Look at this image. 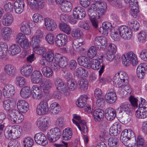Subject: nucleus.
Returning <instances> with one entry per match:
<instances>
[{"label": "nucleus", "mask_w": 147, "mask_h": 147, "mask_svg": "<svg viewBox=\"0 0 147 147\" xmlns=\"http://www.w3.org/2000/svg\"><path fill=\"white\" fill-rule=\"evenodd\" d=\"M107 5L105 2L101 1L91 5L88 10V14L89 19L93 26L96 28L98 26L97 19H99L104 15L106 11Z\"/></svg>", "instance_id": "1"}, {"label": "nucleus", "mask_w": 147, "mask_h": 147, "mask_svg": "<svg viewBox=\"0 0 147 147\" xmlns=\"http://www.w3.org/2000/svg\"><path fill=\"white\" fill-rule=\"evenodd\" d=\"M52 87L51 81L47 79L41 81L40 86L34 85L31 88L32 93V96L35 100L41 99L44 95V92L48 93Z\"/></svg>", "instance_id": "2"}, {"label": "nucleus", "mask_w": 147, "mask_h": 147, "mask_svg": "<svg viewBox=\"0 0 147 147\" xmlns=\"http://www.w3.org/2000/svg\"><path fill=\"white\" fill-rule=\"evenodd\" d=\"M120 140L122 143L128 147H132L135 146L136 138L134 132L129 129H125L121 134Z\"/></svg>", "instance_id": "3"}, {"label": "nucleus", "mask_w": 147, "mask_h": 147, "mask_svg": "<svg viewBox=\"0 0 147 147\" xmlns=\"http://www.w3.org/2000/svg\"><path fill=\"white\" fill-rule=\"evenodd\" d=\"M128 77L126 73L121 71L116 74L113 79L114 86L118 88V90L121 91L122 86L124 84H127L129 82Z\"/></svg>", "instance_id": "4"}, {"label": "nucleus", "mask_w": 147, "mask_h": 147, "mask_svg": "<svg viewBox=\"0 0 147 147\" xmlns=\"http://www.w3.org/2000/svg\"><path fill=\"white\" fill-rule=\"evenodd\" d=\"M7 118L13 124L21 123L24 119V116L20 112L16 109L12 110L7 113Z\"/></svg>", "instance_id": "5"}, {"label": "nucleus", "mask_w": 147, "mask_h": 147, "mask_svg": "<svg viewBox=\"0 0 147 147\" xmlns=\"http://www.w3.org/2000/svg\"><path fill=\"white\" fill-rule=\"evenodd\" d=\"M121 58L123 64L126 66H129L131 64L134 66L138 62L136 55L132 52H128L126 55H123Z\"/></svg>", "instance_id": "6"}, {"label": "nucleus", "mask_w": 147, "mask_h": 147, "mask_svg": "<svg viewBox=\"0 0 147 147\" xmlns=\"http://www.w3.org/2000/svg\"><path fill=\"white\" fill-rule=\"evenodd\" d=\"M53 68L54 71H57L60 67H65L67 64V59L65 57H63L59 54H55Z\"/></svg>", "instance_id": "7"}, {"label": "nucleus", "mask_w": 147, "mask_h": 147, "mask_svg": "<svg viewBox=\"0 0 147 147\" xmlns=\"http://www.w3.org/2000/svg\"><path fill=\"white\" fill-rule=\"evenodd\" d=\"M72 121L73 123L75 124L79 129L82 132L86 134L88 132L87 128L86 125V122L84 120L81 119V117L79 115L76 114L73 115Z\"/></svg>", "instance_id": "8"}, {"label": "nucleus", "mask_w": 147, "mask_h": 147, "mask_svg": "<svg viewBox=\"0 0 147 147\" xmlns=\"http://www.w3.org/2000/svg\"><path fill=\"white\" fill-rule=\"evenodd\" d=\"M61 134L60 129L56 127L51 129L48 131L47 137L50 141L55 142L60 138Z\"/></svg>", "instance_id": "9"}, {"label": "nucleus", "mask_w": 147, "mask_h": 147, "mask_svg": "<svg viewBox=\"0 0 147 147\" xmlns=\"http://www.w3.org/2000/svg\"><path fill=\"white\" fill-rule=\"evenodd\" d=\"M119 34L125 40L130 39L132 36V32L130 28L125 25H122L118 28Z\"/></svg>", "instance_id": "10"}, {"label": "nucleus", "mask_w": 147, "mask_h": 147, "mask_svg": "<svg viewBox=\"0 0 147 147\" xmlns=\"http://www.w3.org/2000/svg\"><path fill=\"white\" fill-rule=\"evenodd\" d=\"M105 67V65L104 64L101 65L100 61L98 60L93 59L90 61L88 69L91 68L92 69L96 70L100 69L98 72L99 76H101L102 74L104 72Z\"/></svg>", "instance_id": "11"}, {"label": "nucleus", "mask_w": 147, "mask_h": 147, "mask_svg": "<svg viewBox=\"0 0 147 147\" xmlns=\"http://www.w3.org/2000/svg\"><path fill=\"white\" fill-rule=\"evenodd\" d=\"M54 83L56 89L59 92L63 93L66 96H68L69 95V91L68 90L66 85L64 84L61 79L57 78L55 79Z\"/></svg>", "instance_id": "12"}, {"label": "nucleus", "mask_w": 147, "mask_h": 147, "mask_svg": "<svg viewBox=\"0 0 147 147\" xmlns=\"http://www.w3.org/2000/svg\"><path fill=\"white\" fill-rule=\"evenodd\" d=\"M36 125L41 131H44L47 130L51 125V121L48 118L41 117L37 120Z\"/></svg>", "instance_id": "13"}, {"label": "nucleus", "mask_w": 147, "mask_h": 147, "mask_svg": "<svg viewBox=\"0 0 147 147\" xmlns=\"http://www.w3.org/2000/svg\"><path fill=\"white\" fill-rule=\"evenodd\" d=\"M30 8L33 10L37 11L42 9L45 6L44 0H27Z\"/></svg>", "instance_id": "14"}, {"label": "nucleus", "mask_w": 147, "mask_h": 147, "mask_svg": "<svg viewBox=\"0 0 147 147\" xmlns=\"http://www.w3.org/2000/svg\"><path fill=\"white\" fill-rule=\"evenodd\" d=\"M129 107V104L126 102H124L121 104L118 108V110L119 111V113L125 112L127 114L126 117L128 118H126L125 120H124V123H126L130 120V118L129 117V115L130 111Z\"/></svg>", "instance_id": "15"}, {"label": "nucleus", "mask_w": 147, "mask_h": 147, "mask_svg": "<svg viewBox=\"0 0 147 147\" xmlns=\"http://www.w3.org/2000/svg\"><path fill=\"white\" fill-rule=\"evenodd\" d=\"M49 110L48 104L46 101H42L37 105L36 112L39 115H42L47 113Z\"/></svg>", "instance_id": "16"}, {"label": "nucleus", "mask_w": 147, "mask_h": 147, "mask_svg": "<svg viewBox=\"0 0 147 147\" xmlns=\"http://www.w3.org/2000/svg\"><path fill=\"white\" fill-rule=\"evenodd\" d=\"M67 42V36L64 34H59L55 37V43L57 46L60 47L63 46Z\"/></svg>", "instance_id": "17"}, {"label": "nucleus", "mask_w": 147, "mask_h": 147, "mask_svg": "<svg viewBox=\"0 0 147 147\" xmlns=\"http://www.w3.org/2000/svg\"><path fill=\"white\" fill-rule=\"evenodd\" d=\"M3 95L6 98L12 97L15 92L14 87L12 84H8L5 85L2 90Z\"/></svg>", "instance_id": "18"}, {"label": "nucleus", "mask_w": 147, "mask_h": 147, "mask_svg": "<svg viewBox=\"0 0 147 147\" xmlns=\"http://www.w3.org/2000/svg\"><path fill=\"white\" fill-rule=\"evenodd\" d=\"M34 138L35 142L41 146H45L48 144L46 137L41 132L36 134L34 136Z\"/></svg>", "instance_id": "19"}, {"label": "nucleus", "mask_w": 147, "mask_h": 147, "mask_svg": "<svg viewBox=\"0 0 147 147\" xmlns=\"http://www.w3.org/2000/svg\"><path fill=\"white\" fill-rule=\"evenodd\" d=\"M43 32L40 29L38 28L34 33V35L32 38V42L33 45H39L41 42L40 39L44 37Z\"/></svg>", "instance_id": "20"}, {"label": "nucleus", "mask_w": 147, "mask_h": 147, "mask_svg": "<svg viewBox=\"0 0 147 147\" xmlns=\"http://www.w3.org/2000/svg\"><path fill=\"white\" fill-rule=\"evenodd\" d=\"M44 24L46 29L51 31L54 30L57 26L56 22L52 19L49 18L44 19Z\"/></svg>", "instance_id": "21"}, {"label": "nucleus", "mask_w": 147, "mask_h": 147, "mask_svg": "<svg viewBox=\"0 0 147 147\" xmlns=\"http://www.w3.org/2000/svg\"><path fill=\"white\" fill-rule=\"evenodd\" d=\"M147 70V64L145 63H141L137 67L136 73L138 77L140 78H144Z\"/></svg>", "instance_id": "22"}, {"label": "nucleus", "mask_w": 147, "mask_h": 147, "mask_svg": "<svg viewBox=\"0 0 147 147\" xmlns=\"http://www.w3.org/2000/svg\"><path fill=\"white\" fill-rule=\"evenodd\" d=\"M16 106L17 109L20 112L25 113L28 110V103L25 100H18L16 104Z\"/></svg>", "instance_id": "23"}, {"label": "nucleus", "mask_w": 147, "mask_h": 147, "mask_svg": "<svg viewBox=\"0 0 147 147\" xmlns=\"http://www.w3.org/2000/svg\"><path fill=\"white\" fill-rule=\"evenodd\" d=\"M33 68L30 65L26 64L23 66L20 69V72L24 76L28 77L32 74Z\"/></svg>", "instance_id": "24"}, {"label": "nucleus", "mask_w": 147, "mask_h": 147, "mask_svg": "<svg viewBox=\"0 0 147 147\" xmlns=\"http://www.w3.org/2000/svg\"><path fill=\"white\" fill-rule=\"evenodd\" d=\"M136 116L138 119H144L147 117V107H139L136 111Z\"/></svg>", "instance_id": "25"}, {"label": "nucleus", "mask_w": 147, "mask_h": 147, "mask_svg": "<svg viewBox=\"0 0 147 147\" xmlns=\"http://www.w3.org/2000/svg\"><path fill=\"white\" fill-rule=\"evenodd\" d=\"M93 115L94 120L96 122H99L103 119L104 117V112L102 110L97 109L94 111Z\"/></svg>", "instance_id": "26"}, {"label": "nucleus", "mask_w": 147, "mask_h": 147, "mask_svg": "<svg viewBox=\"0 0 147 147\" xmlns=\"http://www.w3.org/2000/svg\"><path fill=\"white\" fill-rule=\"evenodd\" d=\"M107 38L103 37L98 36L95 38L94 44L96 46L99 45L102 49H104L107 44Z\"/></svg>", "instance_id": "27"}, {"label": "nucleus", "mask_w": 147, "mask_h": 147, "mask_svg": "<svg viewBox=\"0 0 147 147\" xmlns=\"http://www.w3.org/2000/svg\"><path fill=\"white\" fill-rule=\"evenodd\" d=\"M105 98L107 102L110 104L115 103L117 100V96L114 92H109L106 93Z\"/></svg>", "instance_id": "28"}, {"label": "nucleus", "mask_w": 147, "mask_h": 147, "mask_svg": "<svg viewBox=\"0 0 147 147\" xmlns=\"http://www.w3.org/2000/svg\"><path fill=\"white\" fill-rule=\"evenodd\" d=\"M112 26L110 22H104L102 24V26L99 28V32L100 33L106 36L108 35V31L111 29Z\"/></svg>", "instance_id": "29"}, {"label": "nucleus", "mask_w": 147, "mask_h": 147, "mask_svg": "<svg viewBox=\"0 0 147 147\" xmlns=\"http://www.w3.org/2000/svg\"><path fill=\"white\" fill-rule=\"evenodd\" d=\"M105 113V117L108 121L113 120L116 116L115 111L114 109L111 107L106 109Z\"/></svg>", "instance_id": "30"}, {"label": "nucleus", "mask_w": 147, "mask_h": 147, "mask_svg": "<svg viewBox=\"0 0 147 147\" xmlns=\"http://www.w3.org/2000/svg\"><path fill=\"white\" fill-rule=\"evenodd\" d=\"M13 21V18L12 15L10 13L4 14L2 20V24L5 26H9L11 25Z\"/></svg>", "instance_id": "31"}, {"label": "nucleus", "mask_w": 147, "mask_h": 147, "mask_svg": "<svg viewBox=\"0 0 147 147\" xmlns=\"http://www.w3.org/2000/svg\"><path fill=\"white\" fill-rule=\"evenodd\" d=\"M14 125L6 127L5 131V135L7 138L15 139Z\"/></svg>", "instance_id": "32"}, {"label": "nucleus", "mask_w": 147, "mask_h": 147, "mask_svg": "<svg viewBox=\"0 0 147 147\" xmlns=\"http://www.w3.org/2000/svg\"><path fill=\"white\" fill-rule=\"evenodd\" d=\"M7 51V44L4 42H0V59H3L6 57Z\"/></svg>", "instance_id": "33"}, {"label": "nucleus", "mask_w": 147, "mask_h": 147, "mask_svg": "<svg viewBox=\"0 0 147 147\" xmlns=\"http://www.w3.org/2000/svg\"><path fill=\"white\" fill-rule=\"evenodd\" d=\"M12 33L11 29L8 27H4L1 30V35L4 40H7L10 38Z\"/></svg>", "instance_id": "34"}, {"label": "nucleus", "mask_w": 147, "mask_h": 147, "mask_svg": "<svg viewBox=\"0 0 147 147\" xmlns=\"http://www.w3.org/2000/svg\"><path fill=\"white\" fill-rule=\"evenodd\" d=\"M20 28L21 31L25 34L29 35L30 34L31 30L28 22H22L20 24Z\"/></svg>", "instance_id": "35"}, {"label": "nucleus", "mask_w": 147, "mask_h": 147, "mask_svg": "<svg viewBox=\"0 0 147 147\" xmlns=\"http://www.w3.org/2000/svg\"><path fill=\"white\" fill-rule=\"evenodd\" d=\"M4 70L5 73L8 75L13 76L16 74V69L13 65L11 64H7L4 66Z\"/></svg>", "instance_id": "36"}, {"label": "nucleus", "mask_w": 147, "mask_h": 147, "mask_svg": "<svg viewBox=\"0 0 147 147\" xmlns=\"http://www.w3.org/2000/svg\"><path fill=\"white\" fill-rule=\"evenodd\" d=\"M33 45L34 46L33 47L34 52L38 55L43 56L46 52V48L43 46H39V45H33Z\"/></svg>", "instance_id": "37"}, {"label": "nucleus", "mask_w": 147, "mask_h": 147, "mask_svg": "<svg viewBox=\"0 0 147 147\" xmlns=\"http://www.w3.org/2000/svg\"><path fill=\"white\" fill-rule=\"evenodd\" d=\"M20 95L21 97L24 99L29 98L31 96V89L28 86L23 87L20 90Z\"/></svg>", "instance_id": "38"}, {"label": "nucleus", "mask_w": 147, "mask_h": 147, "mask_svg": "<svg viewBox=\"0 0 147 147\" xmlns=\"http://www.w3.org/2000/svg\"><path fill=\"white\" fill-rule=\"evenodd\" d=\"M88 97L87 95L83 94L80 96L76 102V105L79 107L82 108L86 105Z\"/></svg>", "instance_id": "39"}, {"label": "nucleus", "mask_w": 147, "mask_h": 147, "mask_svg": "<svg viewBox=\"0 0 147 147\" xmlns=\"http://www.w3.org/2000/svg\"><path fill=\"white\" fill-rule=\"evenodd\" d=\"M77 61L79 65L87 68H88L90 61L86 57L84 56H80L78 58Z\"/></svg>", "instance_id": "40"}, {"label": "nucleus", "mask_w": 147, "mask_h": 147, "mask_svg": "<svg viewBox=\"0 0 147 147\" xmlns=\"http://www.w3.org/2000/svg\"><path fill=\"white\" fill-rule=\"evenodd\" d=\"M15 82L17 86L22 88L26 84L27 80L24 77L19 76L16 77Z\"/></svg>", "instance_id": "41"}, {"label": "nucleus", "mask_w": 147, "mask_h": 147, "mask_svg": "<svg viewBox=\"0 0 147 147\" xmlns=\"http://www.w3.org/2000/svg\"><path fill=\"white\" fill-rule=\"evenodd\" d=\"M63 139L65 140H70L72 135V131L71 129L69 127L65 129L62 132Z\"/></svg>", "instance_id": "42"}, {"label": "nucleus", "mask_w": 147, "mask_h": 147, "mask_svg": "<svg viewBox=\"0 0 147 147\" xmlns=\"http://www.w3.org/2000/svg\"><path fill=\"white\" fill-rule=\"evenodd\" d=\"M24 3L21 1L20 2H15L14 3V9L15 12L18 14L21 13L24 9Z\"/></svg>", "instance_id": "43"}, {"label": "nucleus", "mask_w": 147, "mask_h": 147, "mask_svg": "<svg viewBox=\"0 0 147 147\" xmlns=\"http://www.w3.org/2000/svg\"><path fill=\"white\" fill-rule=\"evenodd\" d=\"M21 51V48L16 44L11 45L9 48V54L12 55H14L19 53Z\"/></svg>", "instance_id": "44"}, {"label": "nucleus", "mask_w": 147, "mask_h": 147, "mask_svg": "<svg viewBox=\"0 0 147 147\" xmlns=\"http://www.w3.org/2000/svg\"><path fill=\"white\" fill-rule=\"evenodd\" d=\"M50 112L53 115L58 113L60 111V105L56 102L52 103L50 105Z\"/></svg>", "instance_id": "45"}, {"label": "nucleus", "mask_w": 147, "mask_h": 147, "mask_svg": "<svg viewBox=\"0 0 147 147\" xmlns=\"http://www.w3.org/2000/svg\"><path fill=\"white\" fill-rule=\"evenodd\" d=\"M72 7V4L71 2L67 1H65L62 3L61 7V9L64 12L70 11Z\"/></svg>", "instance_id": "46"}, {"label": "nucleus", "mask_w": 147, "mask_h": 147, "mask_svg": "<svg viewBox=\"0 0 147 147\" xmlns=\"http://www.w3.org/2000/svg\"><path fill=\"white\" fill-rule=\"evenodd\" d=\"M79 90L81 92L85 91L88 88V84L86 81L80 80L78 83Z\"/></svg>", "instance_id": "47"}, {"label": "nucleus", "mask_w": 147, "mask_h": 147, "mask_svg": "<svg viewBox=\"0 0 147 147\" xmlns=\"http://www.w3.org/2000/svg\"><path fill=\"white\" fill-rule=\"evenodd\" d=\"M97 50L96 47L93 46H91L88 49L87 52V56L90 59L94 58L96 55Z\"/></svg>", "instance_id": "48"}, {"label": "nucleus", "mask_w": 147, "mask_h": 147, "mask_svg": "<svg viewBox=\"0 0 147 147\" xmlns=\"http://www.w3.org/2000/svg\"><path fill=\"white\" fill-rule=\"evenodd\" d=\"M87 71L82 67L77 68L76 70V74L78 77L80 78L87 76Z\"/></svg>", "instance_id": "49"}, {"label": "nucleus", "mask_w": 147, "mask_h": 147, "mask_svg": "<svg viewBox=\"0 0 147 147\" xmlns=\"http://www.w3.org/2000/svg\"><path fill=\"white\" fill-rule=\"evenodd\" d=\"M22 142L24 147H31L34 143L33 139L30 137L24 138Z\"/></svg>", "instance_id": "50"}, {"label": "nucleus", "mask_w": 147, "mask_h": 147, "mask_svg": "<svg viewBox=\"0 0 147 147\" xmlns=\"http://www.w3.org/2000/svg\"><path fill=\"white\" fill-rule=\"evenodd\" d=\"M108 145L109 147H118L119 146V140L116 137H110L109 139Z\"/></svg>", "instance_id": "51"}, {"label": "nucleus", "mask_w": 147, "mask_h": 147, "mask_svg": "<svg viewBox=\"0 0 147 147\" xmlns=\"http://www.w3.org/2000/svg\"><path fill=\"white\" fill-rule=\"evenodd\" d=\"M42 71L45 77L50 78L53 75V71L52 69L49 67L46 66L43 67L42 69Z\"/></svg>", "instance_id": "52"}, {"label": "nucleus", "mask_w": 147, "mask_h": 147, "mask_svg": "<svg viewBox=\"0 0 147 147\" xmlns=\"http://www.w3.org/2000/svg\"><path fill=\"white\" fill-rule=\"evenodd\" d=\"M54 54L51 50L47 51L43 56V57L45 59V60L48 62L52 61L54 59Z\"/></svg>", "instance_id": "53"}, {"label": "nucleus", "mask_w": 147, "mask_h": 147, "mask_svg": "<svg viewBox=\"0 0 147 147\" xmlns=\"http://www.w3.org/2000/svg\"><path fill=\"white\" fill-rule=\"evenodd\" d=\"M138 40L141 43H144L147 40V33L144 30L139 33L138 35Z\"/></svg>", "instance_id": "54"}, {"label": "nucleus", "mask_w": 147, "mask_h": 147, "mask_svg": "<svg viewBox=\"0 0 147 147\" xmlns=\"http://www.w3.org/2000/svg\"><path fill=\"white\" fill-rule=\"evenodd\" d=\"M60 30L67 34H69L71 32V28L69 25L62 23L59 25Z\"/></svg>", "instance_id": "55"}, {"label": "nucleus", "mask_w": 147, "mask_h": 147, "mask_svg": "<svg viewBox=\"0 0 147 147\" xmlns=\"http://www.w3.org/2000/svg\"><path fill=\"white\" fill-rule=\"evenodd\" d=\"M107 0L109 4L117 8H120L122 7L121 3L120 0Z\"/></svg>", "instance_id": "56"}, {"label": "nucleus", "mask_w": 147, "mask_h": 147, "mask_svg": "<svg viewBox=\"0 0 147 147\" xmlns=\"http://www.w3.org/2000/svg\"><path fill=\"white\" fill-rule=\"evenodd\" d=\"M11 104L12 101L9 99L5 100L3 102V107L5 110L7 111V113L9 111H12L11 107Z\"/></svg>", "instance_id": "57"}, {"label": "nucleus", "mask_w": 147, "mask_h": 147, "mask_svg": "<svg viewBox=\"0 0 147 147\" xmlns=\"http://www.w3.org/2000/svg\"><path fill=\"white\" fill-rule=\"evenodd\" d=\"M83 43V41L81 38H78L74 40L73 42V47L74 49H76L82 45Z\"/></svg>", "instance_id": "58"}, {"label": "nucleus", "mask_w": 147, "mask_h": 147, "mask_svg": "<svg viewBox=\"0 0 147 147\" xmlns=\"http://www.w3.org/2000/svg\"><path fill=\"white\" fill-rule=\"evenodd\" d=\"M121 91L118 90L120 93H122L124 92H126L127 93L130 94L132 91V88L130 85L128 84V82L127 84H124L123 86Z\"/></svg>", "instance_id": "59"}, {"label": "nucleus", "mask_w": 147, "mask_h": 147, "mask_svg": "<svg viewBox=\"0 0 147 147\" xmlns=\"http://www.w3.org/2000/svg\"><path fill=\"white\" fill-rule=\"evenodd\" d=\"M32 18L34 21L37 23H40L43 20V16L38 13L34 14Z\"/></svg>", "instance_id": "60"}, {"label": "nucleus", "mask_w": 147, "mask_h": 147, "mask_svg": "<svg viewBox=\"0 0 147 147\" xmlns=\"http://www.w3.org/2000/svg\"><path fill=\"white\" fill-rule=\"evenodd\" d=\"M128 25L134 30H137L140 27V24L138 22L134 20H132L128 23Z\"/></svg>", "instance_id": "61"}, {"label": "nucleus", "mask_w": 147, "mask_h": 147, "mask_svg": "<svg viewBox=\"0 0 147 147\" xmlns=\"http://www.w3.org/2000/svg\"><path fill=\"white\" fill-rule=\"evenodd\" d=\"M107 52L115 54L117 51V48L114 44L111 43L107 47Z\"/></svg>", "instance_id": "62"}, {"label": "nucleus", "mask_w": 147, "mask_h": 147, "mask_svg": "<svg viewBox=\"0 0 147 147\" xmlns=\"http://www.w3.org/2000/svg\"><path fill=\"white\" fill-rule=\"evenodd\" d=\"M129 7L131 10H138V2L136 0H130Z\"/></svg>", "instance_id": "63"}, {"label": "nucleus", "mask_w": 147, "mask_h": 147, "mask_svg": "<svg viewBox=\"0 0 147 147\" xmlns=\"http://www.w3.org/2000/svg\"><path fill=\"white\" fill-rule=\"evenodd\" d=\"M45 39L49 44L53 43L55 40L54 35L51 33H48L45 36Z\"/></svg>", "instance_id": "64"}]
</instances>
